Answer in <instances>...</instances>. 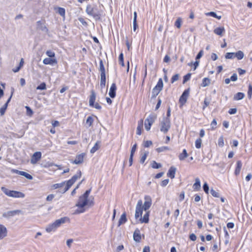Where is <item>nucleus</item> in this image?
Returning <instances> with one entry per match:
<instances>
[{
    "mask_svg": "<svg viewBox=\"0 0 252 252\" xmlns=\"http://www.w3.org/2000/svg\"><path fill=\"white\" fill-rule=\"evenodd\" d=\"M190 77H191V73H189L187 74H186V75H185L184 76V78H183V84H185L186 82L188 81L190 79Z\"/></svg>",
    "mask_w": 252,
    "mask_h": 252,
    "instance_id": "nucleus-47",
    "label": "nucleus"
},
{
    "mask_svg": "<svg viewBox=\"0 0 252 252\" xmlns=\"http://www.w3.org/2000/svg\"><path fill=\"white\" fill-rule=\"evenodd\" d=\"M210 79L206 77L203 79L201 86L203 87H205L208 86L210 85Z\"/></svg>",
    "mask_w": 252,
    "mask_h": 252,
    "instance_id": "nucleus-32",
    "label": "nucleus"
},
{
    "mask_svg": "<svg viewBox=\"0 0 252 252\" xmlns=\"http://www.w3.org/2000/svg\"><path fill=\"white\" fill-rule=\"evenodd\" d=\"M100 142L97 141L90 150L92 154L94 153L99 148Z\"/></svg>",
    "mask_w": 252,
    "mask_h": 252,
    "instance_id": "nucleus-33",
    "label": "nucleus"
},
{
    "mask_svg": "<svg viewBox=\"0 0 252 252\" xmlns=\"http://www.w3.org/2000/svg\"><path fill=\"white\" fill-rule=\"evenodd\" d=\"M245 96V94L243 93H237L234 95L233 99L234 100H239L242 99Z\"/></svg>",
    "mask_w": 252,
    "mask_h": 252,
    "instance_id": "nucleus-29",
    "label": "nucleus"
},
{
    "mask_svg": "<svg viewBox=\"0 0 252 252\" xmlns=\"http://www.w3.org/2000/svg\"><path fill=\"white\" fill-rule=\"evenodd\" d=\"M195 181V182L193 185L192 188L194 190L198 191L201 188L200 181L198 178H196Z\"/></svg>",
    "mask_w": 252,
    "mask_h": 252,
    "instance_id": "nucleus-25",
    "label": "nucleus"
},
{
    "mask_svg": "<svg viewBox=\"0 0 252 252\" xmlns=\"http://www.w3.org/2000/svg\"><path fill=\"white\" fill-rule=\"evenodd\" d=\"M225 58L226 59H232L235 58L234 53L229 52L227 53L225 55Z\"/></svg>",
    "mask_w": 252,
    "mask_h": 252,
    "instance_id": "nucleus-45",
    "label": "nucleus"
},
{
    "mask_svg": "<svg viewBox=\"0 0 252 252\" xmlns=\"http://www.w3.org/2000/svg\"><path fill=\"white\" fill-rule=\"evenodd\" d=\"M133 240L136 242L139 243L141 239L140 231L139 229L136 228L133 233Z\"/></svg>",
    "mask_w": 252,
    "mask_h": 252,
    "instance_id": "nucleus-18",
    "label": "nucleus"
},
{
    "mask_svg": "<svg viewBox=\"0 0 252 252\" xmlns=\"http://www.w3.org/2000/svg\"><path fill=\"white\" fill-rule=\"evenodd\" d=\"M203 190L206 193H208L209 192V186L207 184V183H205L203 186Z\"/></svg>",
    "mask_w": 252,
    "mask_h": 252,
    "instance_id": "nucleus-57",
    "label": "nucleus"
},
{
    "mask_svg": "<svg viewBox=\"0 0 252 252\" xmlns=\"http://www.w3.org/2000/svg\"><path fill=\"white\" fill-rule=\"evenodd\" d=\"M151 166L154 169H158L160 168L162 165L160 163H157L156 161H152L151 162Z\"/></svg>",
    "mask_w": 252,
    "mask_h": 252,
    "instance_id": "nucleus-37",
    "label": "nucleus"
},
{
    "mask_svg": "<svg viewBox=\"0 0 252 252\" xmlns=\"http://www.w3.org/2000/svg\"><path fill=\"white\" fill-rule=\"evenodd\" d=\"M225 32V29L223 27H218L214 30V32L218 35L222 36L223 33Z\"/></svg>",
    "mask_w": 252,
    "mask_h": 252,
    "instance_id": "nucleus-24",
    "label": "nucleus"
},
{
    "mask_svg": "<svg viewBox=\"0 0 252 252\" xmlns=\"http://www.w3.org/2000/svg\"><path fill=\"white\" fill-rule=\"evenodd\" d=\"M106 75L105 74H100V86L101 89H103L105 86Z\"/></svg>",
    "mask_w": 252,
    "mask_h": 252,
    "instance_id": "nucleus-28",
    "label": "nucleus"
},
{
    "mask_svg": "<svg viewBox=\"0 0 252 252\" xmlns=\"http://www.w3.org/2000/svg\"><path fill=\"white\" fill-rule=\"evenodd\" d=\"M25 108L26 109L27 115L31 116L33 114V111L29 106H26Z\"/></svg>",
    "mask_w": 252,
    "mask_h": 252,
    "instance_id": "nucleus-54",
    "label": "nucleus"
},
{
    "mask_svg": "<svg viewBox=\"0 0 252 252\" xmlns=\"http://www.w3.org/2000/svg\"><path fill=\"white\" fill-rule=\"evenodd\" d=\"M234 55L235 58H237L239 60H242L244 57V53L241 51H239L236 53H234Z\"/></svg>",
    "mask_w": 252,
    "mask_h": 252,
    "instance_id": "nucleus-34",
    "label": "nucleus"
},
{
    "mask_svg": "<svg viewBox=\"0 0 252 252\" xmlns=\"http://www.w3.org/2000/svg\"><path fill=\"white\" fill-rule=\"evenodd\" d=\"M163 86V81L161 78H159L156 86L153 89L152 92V98H155L160 91L162 90Z\"/></svg>",
    "mask_w": 252,
    "mask_h": 252,
    "instance_id": "nucleus-5",
    "label": "nucleus"
},
{
    "mask_svg": "<svg viewBox=\"0 0 252 252\" xmlns=\"http://www.w3.org/2000/svg\"><path fill=\"white\" fill-rule=\"evenodd\" d=\"M21 212V211L19 210H16L13 211H10L6 212H4L2 214V217L6 218H9L11 217H13L17 214H18Z\"/></svg>",
    "mask_w": 252,
    "mask_h": 252,
    "instance_id": "nucleus-15",
    "label": "nucleus"
},
{
    "mask_svg": "<svg viewBox=\"0 0 252 252\" xmlns=\"http://www.w3.org/2000/svg\"><path fill=\"white\" fill-rule=\"evenodd\" d=\"M41 156L40 152H35L31 157V163L32 164H36L41 159Z\"/></svg>",
    "mask_w": 252,
    "mask_h": 252,
    "instance_id": "nucleus-12",
    "label": "nucleus"
},
{
    "mask_svg": "<svg viewBox=\"0 0 252 252\" xmlns=\"http://www.w3.org/2000/svg\"><path fill=\"white\" fill-rule=\"evenodd\" d=\"M81 176V172L79 171L77 174L74 175L70 180L66 182V186L63 189V192H65L67 191L72 186V185L76 182V181L80 178Z\"/></svg>",
    "mask_w": 252,
    "mask_h": 252,
    "instance_id": "nucleus-4",
    "label": "nucleus"
},
{
    "mask_svg": "<svg viewBox=\"0 0 252 252\" xmlns=\"http://www.w3.org/2000/svg\"><path fill=\"white\" fill-rule=\"evenodd\" d=\"M188 157V154L187 153V150L184 149L182 153L179 155V158L180 160H183Z\"/></svg>",
    "mask_w": 252,
    "mask_h": 252,
    "instance_id": "nucleus-31",
    "label": "nucleus"
},
{
    "mask_svg": "<svg viewBox=\"0 0 252 252\" xmlns=\"http://www.w3.org/2000/svg\"><path fill=\"white\" fill-rule=\"evenodd\" d=\"M137 148V144H135L133 145L131 151H130V155L134 156V154Z\"/></svg>",
    "mask_w": 252,
    "mask_h": 252,
    "instance_id": "nucleus-61",
    "label": "nucleus"
},
{
    "mask_svg": "<svg viewBox=\"0 0 252 252\" xmlns=\"http://www.w3.org/2000/svg\"><path fill=\"white\" fill-rule=\"evenodd\" d=\"M202 143V140L200 138H198L196 140L195 142V147L197 149H199L201 147Z\"/></svg>",
    "mask_w": 252,
    "mask_h": 252,
    "instance_id": "nucleus-46",
    "label": "nucleus"
},
{
    "mask_svg": "<svg viewBox=\"0 0 252 252\" xmlns=\"http://www.w3.org/2000/svg\"><path fill=\"white\" fill-rule=\"evenodd\" d=\"M70 219L67 217H64L61 218L60 219L56 220L54 222H55L57 227H59L62 224L66 222H69Z\"/></svg>",
    "mask_w": 252,
    "mask_h": 252,
    "instance_id": "nucleus-14",
    "label": "nucleus"
},
{
    "mask_svg": "<svg viewBox=\"0 0 252 252\" xmlns=\"http://www.w3.org/2000/svg\"><path fill=\"white\" fill-rule=\"evenodd\" d=\"M143 202L142 200L140 199L138 201L136 205L135 218L136 219L142 216L143 210H144L142 207Z\"/></svg>",
    "mask_w": 252,
    "mask_h": 252,
    "instance_id": "nucleus-8",
    "label": "nucleus"
},
{
    "mask_svg": "<svg viewBox=\"0 0 252 252\" xmlns=\"http://www.w3.org/2000/svg\"><path fill=\"white\" fill-rule=\"evenodd\" d=\"M157 118L155 114H150L145 120V128L148 131L150 129L151 126L152 124L154 123Z\"/></svg>",
    "mask_w": 252,
    "mask_h": 252,
    "instance_id": "nucleus-7",
    "label": "nucleus"
},
{
    "mask_svg": "<svg viewBox=\"0 0 252 252\" xmlns=\"http://www.w3.org/2000/svg\"><path fill=\"white\" fill-rule=\"evenodd\" d=\"M64 185H65V182H63L61 183H57V184H54L52 186V188L53 189L61 188L63 187V186H64Z\"/></svg>",
    "mask_w": 252,
    "mask_h": 252,
    "instance_id": "nucleus-38",
    "label": "nucleus"
},
{
    "mask_svg": "<svg viewBox=\"0 0 252 252\" xmlns=\"http://www.w3.org/2000/svg\"><path fill=\"white\" fill-rule=\"evenodd\" d=\"M7 235L6 228L3 225H0V240L2 239Z\"/></svg>",
    "mask_w": 252,
    "mask_h": 252,
    "instance_id": "nucleus-21",
    "label": "nucleus"
},
{
    "mask_svg": "<svg viewBox=\"0 0 252 252\" xmlns=\"http://www.w3.org/2000/svg\"><path fill=\"white\" fill-rule=\"evenodd\" d=\"M96 98V94L94 90L91 92V95L89 98V105L91 107H94L96 109L100 110L101 109V106L98 103H94Z\"/></svg>",
    "mask_w": 252,
    "mask_h": 252,
    "instance_id": "nucleus-6",
    "label": "nucleus"
},
{
    "mask_svg": "<svg viewBox=\"0 0 252 252\" xmlns=\"http://www.w3.org/2000/svg\"><path fill=\"white\" fill-rule=\"evenodd\" d=\"M119 62L120 64H121L122 66H125L124 62V55L122 53H121L119 56Z\"/></svg>",
    "mask_w": 252,
    "mask_h": 252,
    "instance_id": "nucleus-44",
    "label": "nucleus"
},
{
    "mask_svg": "<svg viewBox=\"0 0 252 252\" xmlns=\"http://www.w3.org/2000/svg\"><path fill=\"white\" fill-rule=\"evenodd\" d=\"M117 87L115 83H113L110 88L109 95L111 98H114L116 96Z\"/></svg>",
    "mask_w": 252,
    "mask_h": 252,
    "instance_id": "nucleus-19",
    "label": "nucleus"
},
{
    "mask_svg": "<svg viewBox=\"0 0 252 252\" xmlns=\"http://www.w3.org/2000/svg\"><path fill=\"white\" fill-rule=\"evenodd\" d=\"M208 16H210L214 18H216L220 20L221 19V16H218L216 12H210L206 14Z\"/></svg>",
    "mask_w": 252,
    "mask_h": 252,
    "instance_id": "nucleus-41",
    "label": "nucleus"
},
{
    "mask_svg": "<svg viewBox=\"0 0 252 252\" xmlns=\"http://www.w3.org/2000/svg\"><path fill=\"white\" fill-rule=\"evenodd\" d=\"M21 173L22 176H24L27 179L32 180L33 179V177L31 175H30V174H29L26 172L22 171V173Z\"/></svg>",
    "mask_w": 252,
    "mask_h": 252,
    "instance_id": "nucleus-43",
    "label": "nucleus"
},
{
    "mask_svg": "<svg viewBox=\"0 0 252 252\" xmlns=\"http://www.w3.org/2000/svg\"><path fill=\"white\" fill-rule=\"evenodd\" d=\"M242 166V163L240 160H238L236 163V167L235 170V174L238 175L240 174L241 169Z\"/></svg>",
    "mask_w": 252,
    "mask_h": 252,
    "instance_id": "nucleus-27",
    "label": "nucleus"
},
{
    "mask_svg": "<svg viewBox=\"0 0 252 252\" xmlns=\"http://www.w3.org/2000/svg\"><path fill=\"white\" fill-rule=\"evenodd\" d=\"M160 131L164 133H166L171 127L170 119H168V118H163L162 120L160 122Z\"/></svg>",
    "mask_w": 252,
    "mask_h": 252,
    "instance_id": "nucleus-3",
    "label": "nucleus"
},
{
    "mask_svg": "<svg viewBox=\"0 0 252 252\" xmlns=\"http://www.w3.org/2000/svg\"><path fill=\"white\" fill-rule=\"evenodd\" d=\"M85 155L86 154L84 153L77 155L75 159L71 162L75 164H79L83 163Z\"/></svg>",
    "mask_w": 252,
    "mask_h": 252,
    "instance_id": "nucleus-13",
    "label": "nucleus"
},
{
    "mask_svg": "<svg viewBox=\"0 0 252 252\" xmlns=\"http://www.w3.org/2000/svg\"><path fill=\"white\" fill-rule=\"evenodd\" d=\"M57 228L58 227L56 226L55 222H54L53 223L49 224L46 227V231L48 233H50L52 231H55Z\"/></svg>",
    "mask_w": 252,
    "mask_h": 252,
    "instance_id": "nucleus-20",
    "label": "nucleus"
},
{
    "mask_svg": "<svg viewBox=\"0 0 252 252\" xmlns=\"http://www.w3.org/2000/svg\"><path fill=\"white\" fill-rule=\"evenodd\" d=\"M94 122V119L92 116H89L86 120V124L88 125V126L90 127L92 126L93 123Z\"/></svg>",
    "mask_w": 252,
    "mask_h": 252,
    "instance_id": "nucleus-42",
    "label": "nucleus"
},
{
    "mask_svg": "<svg viewBox=\"0 0 252 252\" xmlns=\"http://www.w3.org/2000/svg\"><path fill=\"white\" fill-rule=\"evenodd\" d=\"M153 143H152V141H150V140H147V141H146L144 142V146L145 147H150V146H151L152 145Z\"/></svg>",
    "mask_w": 252,
    "mask_h": 252,
    "instance_id": "nucleus-59",
    "label": "nucleus"
},
{
    "mask_svg": "<svg viewBox=\"0 0 252 252\" xmlns=\"http://www.w3.org/2000/svg\"><path fill=\"white\" fill-rule=\"evenodd\" d=\"M252 95V86L251 85H249V89H248V96L250 99L251 98Z\"/></svg>",
    "mask_w": 252,
    "mask_h": 252,
    "instance_id": "nucleus-55",
    "label": "nucleus"
},
{
    "mask_svg": "<svg viewBox=\"0 0 252 252\" xmlns=\"http://www.w3.org/2000/svg\"><path fill=\"white\" fill-rule=\"evenodd\" d=\"M230 80L232 81H236L237 80V75L236 73H234L230 77Z\"/></svg>",
    "mask_w": 252,
    "mask_h": 252,
    "instance_id": "nucleus-64",
    "label": "nucleus"
},
{
    "mask_svg": "<svg viewBox=\"0 0 252 252\" xmlns=\"http://www.w3.org/2000/svg\"><path fill=\"white\" fill-rule=\"evenodd\" d=\"M145 201L142 204V207L144 211H147L152 205V198L149 195L144 196Z\"/></svg>",
    "mask_w": 252,
    "mask_h": 252,
    "instance_id": "nucleus-10",
    "label": "nucleus"
},
{
    "mask_svg": "<svg viewBox=\"0 0 252 252\" xmlns=\"http://www.w3.org/2000/svg\"><path fill=\"white\" fill-rule=\"evenodd\" d=\"M217 125V121L215 119H213V120L212 121V122L211 124V126L212 127V128L213 129H215L216 128Z\"/></svg>",
    "mask_w": 252,
    "mask_h": 252,
    "instance_id": "nucleus-60",
    "label": "nucleus"
},
{
    "mask_svg": "<svg viewBox=\"0 0 252 252\" xmlns=\"http://www.w3.org/2000/svg\"><path fill=\"white\" fill-rule=\"evenodd\" d=\"M168 183H169V179H165L161 182V186L162 187H165L168 184Z\"/></svg>",
    "mask_w": 252,
    "mask_h": 252,
    "instance_id": "nucleus-63",
    "label": "nucleus"
},
{
    "mask_svg": "<svg viewBox=\"0 0 252 252\" xmlns=\"http://www.w3.org/2000/svg\"><path fill=\"white\" fill-rule=\"evenodd\" d=\"M7 104H5L3 106H2L0 109V114L1 116H2L5 113V110L7 107Z\"/></svg>",
    "mask_w": 252,
    "mask_h": 252,
    "instance_id": "nucleus-48",
    "label": "nucleus"
},
{
    "mask_svg": "<svg viewBox=\"0 0 252 252\" xmlns=\"http://www.w3.org/2000/svg\"><path fill=\"white\" fill-rule=\"evenodd\" d=\"M170 150V148L167 146H162L160 147H158L156 149V151L158 153H161L162 152H164L165 151Z\"/></svg>",
    "mask_w": 252,
    "mask_h": 252,
    "instance_id": "nucleus-36",
    "label": "nucleus"
},
{
    "mask_svg": "<svg viewBox=\"0 0 252 252\" xmlns=\"http://www.w3.org/2000/svg\"><path fill=\"white\" fill-rule=\"evenodd\" d=\"M46 89V84L44 82H43V83H41L36 88L37 90H44Z\"/></svg>",
    "mask_w": 252,
    "mask_h": 252,
    "instance_id": "nucleus-51",
    "label": "nucleus"
},
{
    "mask_svg": "<svg viewBox=\"0 0 252 252\" xmlns=\"http://www.w3.org/2000/svg\"><path fill=\"white\" fill-rule=\"evenodd\" d=\"M127 221L126 217V213L124 212L123 213L119 220L118 222V226H120L121 225L125 223Z\"/></svg>",
    "mask_w": 252,
    "mask_h": 252,
    "instance_id": "nucleus-26",
    "label": "nucleus"
},
{
    "mask_svg": "<svg viewBox=\"0 0 252 252\" xmlns=\"http://www.w3.org/2000/svg\"><path fill=\"white\" fill-rule=\"evenodd\" d=\"M148 154H149V152H145L143 155H141V156L140 157V162L141 163L143 164L144 163Z\"/></svg>",
    "mask_w": 252,
    "mask_h": 252,
    "instance_id": "nucleus-40",
    "label": "nucleus"
},
{
    "mask_svg": "<svg viewBox=\"0 0 252 252\" xmlns=\"http://www.w3.org/2000/svg\"><path fill=\"white\" fill-rule=\"evenodd\" d=\"M99 70L100 72V74H105V69L102 60L99 62Z\"/></svg>",
    "mask_w": 252,
    "mask_h": 252,
    "instance_id": "nucleus-35",
    "label": "nucleus"
},
{
    "mask_svg": "<svg viewBox=\"0 0 252 252\" xmlns=\"http://www.w3.org/2000/svg\"><path fill=\"white\" fill-rule=\"evenodd\" d=\"M182 23V19L181 18L179 17L177 18L176 21L175 22V26L177 28L180 29L181 27Z\"/></svg>",
    "mask_w": 252,
    "mask_h": 252,
    "instance_id": "nucleus-39",
    "label": "nucleus"
},
{
    "mask_svg": "<svg viewBox=\"0 0 252 252\" xmlns=\"http://www.w3.org/2000/svg\"><path fill=\"white\" fill-rule=\"evenodd\" d=\"M1 190L5 195L9 197L13 198H24L25 196V194L22 192L9 190L4 187L1 188Z\"/></svg>",
    "mask_w": 252,
    "mask_h": 252,
    "instance_id": "nucleus-2",
    "label": "nucleus"
},
{
    "mask_svg": "<svg viewBox=\"0 0 252 252\" xmlns=\"http://www.w3.org/2000/svg\"><path fill=\"white\" fill-rule=\"evenodd\" d=\"M46 54L50 58H54L55 57V53L51 50H48L46 52Z\"/></svg>",
    "mask_w": 252,
    "mask_h": 252,
    "instance_id": "nucleus-52",
    "label": "nucleus"
},
{
    "mask_svg": "<svg viewBox=\"0 0 252 252\" xmlns=\"http://www.w3.org/2000/svg\"><path fill=\"white\" fill-rule=\"evenodd\" d=\"M86 12L88 15L93 17L95 20L100 19L102 11L98 9L96 5H88L86 7Z\"/></svg>",
    "mask_w": 252,
    "mask_h": 252,
    "instance_id": "nucleus-1",
    "label": "nucleus"
},
{
    "mask_svg": "<svg viewBox=\"0 0 252 252\" xmlns=\"http://www.w3.org/2000/svg\"><path fill=\"white\" fill-rule=\"evenodd\" d=\"M189 89H188L185 90L183 93L180 96L179 98V102L182 105H183L187 102L188 97L189 95Z\"/></svg>",
    "mask_w": 252,
    "mask_h": 252,
    "instance_id": "nucleus-11",
    "label": "nucleus"
},
{
    "mask_svg": "<svg viewBox=\"0 0 252 252\" xmlns=\"http://www.w3.org/2000/svg\"><path fill=\"white\" fill-rule=\"evenodd\" d=\"M58 12L62 16L64 17L65 16V9L63 8L59 7L58 8Z\"/></svg>",
    "mask_w": 252,
    "mask_h": 252,
    "instance_id": "nucleus-49",
    "label": "nucleus"
},
{
    "mask_svg": "<svg viewBox=\"0 0 252 252\" xmlns=\"http://www.w3.org/2000/svg\"><path fill=\"white\" fill-rule=\"evenodd\" d=\"M143 127V121L142 120H140V121L138 122V126L137 127L136 129V134L138 135H140L141 134V130Z\"/></svg>",
    "mask_w": 252,
    "mask_h": 252,
    "instance_id": "nucleus-30",
    "label": "nucleus"
},
{
    "mask_svg": "<svg viewBox=\"0 0 252 252\" xmlns=\"http://www.w3.org/2000/svg\"><path fill=\"white\" fill-rule=\"evenodd\" d=\"M210 104V101L205 98L204 100V105L202 107L203 110H204Z\"/></svg>",
    "mask_w": 252,
    "mask_h": 252,
    "instance_id": "nucleus-58",
    "label": "nucleus"
},
{
    "mask_svg": "<svg viewBox=\"0 0 252 252\" xmlns=\"http://www.w3.org/2000/svg\"><path fill=\"white\" fill-rule=\"evenodd\" d=\"M203 55V51L202 50H200L199 53H198V54L197 55L196 57V60H199V59H200L202 56Z\"/></svg>",
    "mask_w": 252,
    "mask_h": 252,
    "instance_id": "nucleus-62",
    "label": "nucleus"
},
{
    "mask_svg": "<svg viewBox=\"0 0 252 252\" xmlns=\"http://www.w3.org/2000/svg\"><path fill=\"white\" fill-rule=\"evenodd\" d=\"M218 145L221 147L224 145L223 137L222 136H220L218 139Z\"/></svg>",
    "mask_w": 252,
    "mask_h": 252,
    "instance_id": "nucleus-53",
    "label": "nucleus"
},
{
    "mask_svg": "<svg viewBox=\"0 0 252 252\" xmlns=\"http://www.w3.org/2000/svg\"><path fill=\"white\" fill-rule=\"evenodd\" d=\"M179 76L178 74H176L174 75L171 79V83H173L175 81H177L179 79Z\"/></svg>",
    "mask_w": 252,
    "mask_h": 252,
    "instance_id": "nucleus-56",
    "label": "nucleus"
},
{
    "mask_svg": "<svg viewBox=\"0 0 252 252\" xmlns=\"http://www.w3.org/2000/svg\"><path fill=\"white\" fill-rule=\"evenodd\" d=\"M176 168L173 166H171L167 174L168 177L171 179H173L175 177Z\"/></svg>",
    "mask_w": 252,
    "mask_h": 252,
    "instance_id": "nucleus-23",
    "label": "nucleus"
},
{
    "mask_svg": "<svg viewBox=\"0 0 252 252\" xmlns=\"http://www.w3.org/2000/svg\"><path fill=\"white\" fill-rule=\"evenodd\" d=\"M210 193L212 194V195L215 197H220L219 193L213 189H211Z\"/></svg>",
    "mask_w": 252,
    "mask_h": 252,
    "instance_id": "nucleus-50",
    "label": "nucleus"
},
{
    "mask_svg": "<svg viewBox=\"0 0 252 252\" xmlns=\"http://www.w3.org/2000/svg\"><path fill=\"white\" fill-rule=\"evenodd\" d=\"M149 216H150V211H148L146 212V213L144 214L143 218L141 217L140 219V221L141 223H148L149 222Z\"/></svg>",
    "mask_w": 252,
    "mask_h": 252,
    "instance_id": "nucleus-22",
    "label": "nucleus"
},
{
    "mask_svg": "<svg viewBox=\"0 0 252 252\" xmlns=\"http://www.w3.org/2000/svg\"><path fill=\"white\" fill-rule=\"evenodd\" d=\"M43 63L46 65L49 64L53 65L57 63V60L56 58H46L43 60Z\"/></svg>",
    "mask_w": 252,
    "mask_h": 252,
    "instance_id": "nucleus-17",
    "label": "nucleus"
},
{
    "mask_svg": "<svg viewBox=\"0 0 252 252\" xmlns=\"http://www.w3.org/2000/svg\"><path fill=\"white\" fill-rule=\"evenodd\" d=\"M88 203V198L83 195H81L76 204V206L80 208H83Z\"/></svg>",
    "mask_w": 252,
    "mask_h": 252,
    "instance_id": "nucleus-9",
    "label": "nucleus"
},
{
    "mask_svg": "<svg viewBox=\"0 0 252 252\" xmlns=\"http://www.w3.org/2000/svg\"><path fill=\"white\" fill-rule=\"evenodd\" d=\"M37 29H39L41 31L44 32H48V29L45 25V21H38L36 22Z\"/></svg>",
    "mask_w": 252,
    "mask_h": 252,
    "instance_id": "nucleus-16",
    "label": "nucleus"
}]
</instances>
